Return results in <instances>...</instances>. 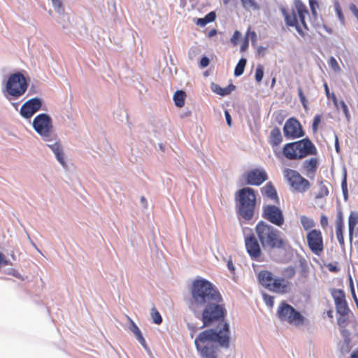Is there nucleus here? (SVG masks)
<instances>
[{"instance_id": "1", "label": "nucleus", "mask_w": 358, "mask_h": 358, "mask_svg": "<svg viewBox=\"0 0 358 358\" xmlns=\"http://www.w3.org/2000/svg\"><path fill=\"white\" fill-rule=\"evenodd\" d=\"M187 306L195 318L202 322L201 328L217 324L216 328L201 331L194 339V346L201 358H217L218 346L228 349L230 346L229 324L224 322L227 309L224 299L217 287L197 276L189 287Z\"/></svg>"}, {"instance_id": "2", "label": "nucleus", "mask_w": 358, "mask_h": 358, "mask_svg": "<svg viewBox=\"0 0 358 358\" xmlns=\"http://www.w3.org/2000/svg\"><path fill=\"white\" fill-rule=\"evenodd\" d=\"M255 232L265 250L278 249L287 251L291 248L288 241L280 237V231L264 221L256 224Z\"/></svg>"}, {"instance_id": "3", "label": "nucleus", "mask_w": 358, "mask_h": 358, "mask_svg": "<svg viewBox=\"0 0 358 358\" xmlns=\"http://www.w3.org/2000/svg\"><path fill=\"white\" fill-rule=\"evenodd\" d=\"M235 200L237 213L245 220H252L257 201L255 191L248 187L241 188L235 193Z\"/></svg>"}, {"instance_id": "4", "label": "nucleus", "mask_w": 358, "mask_h": 358, "mask_svg": "<svg viewBox=\"0 0 358 358\" xmlns=\"http://www.w3.org/2000/svg\"><path fill=\"white\" fill-rule=\"evenodd\" d=\"M29 87L26 77L21 71L11 73L8 77L2 92L5 98L11 101L23 96Z\"/></svg>"}, {"instance_id": "5", "label": "nucleus", "mask_w": 358, "mask_h": 358, "mask_svg": "<svg viewBox=\"0 0 358 358\" xmlns=\"http://www.w3.org/2000/svg\"><path fill=\"white\" fill-rule=\"evenodd\" d=\"M32 127L43 141L56 139L57 134L53 130L52 117L47 113H40L33 120Z\"/></svg>"}, {"instance_id": "6", "label": "nucleus", "mask_w": 358, "mask_h": 358, "mask_svg": "<svg viewBox=\"0 0 358 358\" xmlns=\"http://www.w3.org/2000/svg\"><path fill=\"white\" fill-rule=\"evenodd\" d=\"M276 315L281 322L294 326L303 325L305 317L292 306L282 301L278 306Z\"/></svg>"}, {"instance_id": "7", "label": "nucleus", "mask_w": 358, "mask_h": 358, "mask_svg": "<svg viewBox=\"0 0 358 358\" xmlns=\"http://www.w3.org/2000/svg\"><path fill=\"white\" fill-rule=\"evenodd\" d=\"M283 173L289 185L295 191L303 193L310 188V184L309 181L302 177L298 171L289 169H285Z\"/></svg>"}, {"instance_id": "8", "label": "nucleus", "mask_w": 358, "mask_h": 358, "mask_svg": "<svg viewBox=\"0 0 358 358\" xmlns=\"http://www.w3.org/2000/svg\"><path fill=\"white\" fill-rule=\"evenodd\" d=\"M262 217L277 227H281L285 222L282 210L275 205L264 206Z\"/></svg>"}, {"instance_id": "9", "label": "nucleus", "mask_w": 358, "mask_h": 358, "mask_svg": "<svg viewBox=\"0 0 358 358\" xmlns=\"http://www.w3.org/2000/svg\"><path fill=\"white\" fill-rule=\"evenodd\" d=\"M283 132L287 139H294L305 135L300 122L294 117L289 118L285 122Z\"/></svg>"}, {"instance_id": "10", "label": "nucleus", "mask_w": 358, "mask_h": 358, "mask_svg": "<svg viewBox=\"0 0 358 358\" xmlns=\"http://www.w3.org/2000/svg\"><path fill=\"white\" fill-rule=\"evenodd\" d=\"M42 105L43 101L41 98H31L23 103L20 114L23 118L29 119L41 108Z\"/></svg>"}, {"instance_id": "11", "label": "nucleus", "mask_w": 358, "mask_h": 358, "mask_svg": "<svg viewBox=\"0 0 358 358\" xmlns=\"http://www.w3.org/2000/svg\"><path fill=\"white\" fill-rule=\"evenodd\" d=\"M294 143L299 159L305 158L309 155H315L317 153L315 145L308 137Z\"/></svg>"}, {"instance_id": "12", "label": "nucleus", "mask_w": 358, "mask_h": 358, "mask_svg": "<svg viewBox=\"0 0 358 358\" xmlns=\"http://www.w3.org/2000/svg\"><path fill=\"white\" fill-rule=\"evenodd\" d=\"M248 229L250 231V233L245 236V245L247 252L251 259L256 260L261 255V248L255 234L252 232L251 229Z\"/></svg>"}, {"instance_id": "13", "label": "nucleus", "mask_w": 358, "mask_h": 358, "mask_svg": "<svg viewBox=\"0 0 358 358\" xmlns=\"http://www.w3.org/2000/svg\"><path fill=\"white\" fill-rule=\"evenodd\" d=\"M307 241L310 250L318 255L323 250V241L320 231L313 229L307 235Z\"/></svg>"}, {"instance_id": "14", "label": "nucleus", "mask_w": 358, "mask_h": 358, "mask_svg": "<svg viewBox=\"0 0 358 358\" xmlns=\"http://www.w3.org/2000/svg\"><path fill=\"white\" fill-rule=\"evenodd\" d=\"M280 10L284 17L285 24L287 27H294L298 34L301 37H304L305 33L299 24L297 15L295 11L292 10L291 12H289L284 6H281Z\"/></svg>"}, {"instance_id": "15", "label": "nucleus", "mask_w": 358, "mask_h": 358, "mask_svg": "<svg viewBox=\"0 0 358 358\" xmlns=\"http://www.w3.org/2000/svg\"><path fill=\"white\" fill-rule=\"evenodd\" d=\"M59 17L57 19V22L61 24L62 29L66 34H76L77 33L82 34L81 29L83 28L82 21L78 23V27L71 26L68 14L63 11V13H58Z\"/></svg>"}, {"instance_id": "16", "label": "nucleus", "mask_w": 358, "mask_h": 358, "mask_svg": "<svg viewBox=\"0 0 358 358\" xmlns=\"http://www.w3.org/2000/svg\"><path fill=\"white\" fill-rule=\"evenodd\" d=\"M46 145L51 150V151L54 153L55 157L57 162L66 169L67 167V164L65 161L64 154L63 151V148L59 138L57 135L56 139L52 140L51 141H45Z\"/></svg>"}, {"instance_id": "17", "label": "nucleus", "mask_w": 358, "mask_h": 358, "mask_svg": "<svg viewBox=\"0 0 358 358\" xmlns=\"http://www.w3.org/2000/svg\"><path fill=\"white\" fill-rule=\"evenodd\" d=\"M268 179V175L264 169H254L246 175V182L250 185L259 186Z\"/></svg>"}, {"instance_id": "18", "label": "nucleus", "mask_w": 358, "mask_h": 358, "mask_svg": "<svg viewBox=\"0 0 358 358\" xmlns=\"http://www.w3.org/2000/svg\"><path fill=\"white\" fill-rule=\"evenodd\" d=\"M288 285L289 282L285 278H277L274 279L268 290L275 293L285 294L287 292Z\"/></svg>"}, {"instance_id": "19", "label": "nucleus", "mask_w": 358, "mask_h": 358, "mask_svg": "<svg viewBox=\"0 0 358 358\" xmlns=\"http://www.w3.org/2000/svg\"><path fill=\"white\" fill-rule=\"evenodd\" d=\"M317 166L318 159L315 157L306 159L302 164V169L306 171V176L310 178H313L315 176Z\"/></svg>"}, {"instance_id": "20", "label": "nucleus", "mask_w": 358, "mask_h": 358, "mask_svg": "<svg viewBox=\"0 0 358 358\" xmlns=\"http://www.w3.org/2000/svg\"><path fill=\"white\" fill-rule=\"evenodd\" d=\"M259 282L267 289H270L271 283L274 280L273 275L271 271L263 270L257 275Z\"/></svg>"}, {"instance_id": "21", "label": "nucleus", "mask_w": 358, "mask_h": 358, "mask_svg": "<svg viewBox=\"0 0 358 358\" xmlns=\"http://www.w3.org/2000/svg\"><path fill=\"white\" fill-rule=\"evenodd\" d=\"M282 154L289 160L299 159L294 142L286 143L282 148Z\"/></svg>"}, {"instance_id": "22", "label": "nucleus", "mask_w": 358, "mask_h": 358, "mask_svg": "<svg viewBox=\"0 0 358 358\" xmlns=\"http://www.w3.org/2000/svg\"><path fill=\"white\" fill-rule=\"evenodd\" d=\"M261 192L263 195L267 196L270 199L274 200L276 202L279 201L276 189L271 182H267L263 187H262Z\"/></svg>"}, {"instance_id": "23", "label": "nucleus", "mask_w": 358, "mask_h": 358, "mask_svg": "<svg viewBox=\"0 0 358 358\" xmlns=\"http://www.w3.org/2000/svg\"><path fill=\"white\" fill-rule=\"evenodd\" d=\"M282 141V136L280 129L275 127L271 131L268 142L272 147H277Z\"/></svg>"}, {"instance_id": "24", "label": "nucleus", "mask_w": 358, "mask_h": 358, "mask_svg": "<svg viewBox=\"0 0 358 358\" xmlns=\"http://www.w3.org/2000/svg\"><path fill=\"white\" fill-rule=\"evenodd\" d=\"M236 88V86L233 84H229L226 87H221L219 85L215 83L211 84V90L213 92L222 96H225L231 94Z\"/></svg>"}, {"instance_id": "25", "label": "nucleus", "mask_w": 358, "mask_h": 358, "mask_svg": "<svg viewBox=\"0 0 358 358\" xmlns=\"http://www.w3.org/2000/svg\"><path fill=\"white\" fill-rule=\"evenodd\" d=\"M296 7L301 24L305 29L308 30V25L305 20L306 15L308 13L306 6L301 2H299V4L296 5Z\"/></svg>"}, {"instance_id": "26", "label": "nucleus", "mask_w": 358, "mask_h": 358, "mask_svg": "<svg viewBox=\"0 0 358 358\" xmlns=\"http://www.w3.org/2000/svg\"><path fill=\"white\" fill-rule=\"evenodd\" d=\"M358 222V213L352 211L348 217V230L350 241L352 239V234L356 224Z\"/></svg>"}, {"instance_id": "27", "label": "nucleus", "mask_w": 358, "mask_h": 358, "mask_svg": "<svg viewBox=\"0 0 358 358\" xmlns=\"http://www.w3.org/2000/svg\"><path fill=\"white\" fill-rule=\"evenodd\" d=\"M331 294L334 300L335 306L346 301L345 294L343 289H332Z\"/></svg>"}, {"instance_id": "28", "label": "nucleus", "mask_w": 358, "mask_h": 358, "mask_svg": "<svg viewBox=\"0 0 358 358\" xmlns=\"http://www.w3.org/2000/svg\"><path fill=\"white\" fill-rule=\"evenodd\" d=\"M185 97L186 93L183 90H177L173 97L175 105L178 108L182 107L185 104Z\"/></svg>"}, {"instance_id": "29", "label": "nucleus", "mask_w": 358, "mask_h": 358, "mask_svg": "<svg viewBox=\"0 0 358 358\" xmlns=\"http://www.w3.org/2000/svg\"><path fill=\"white\" fill-rule=\"evenodd\" d=\"M246 64L247 59L245 58L242 57L239 59L234 69V76L236 77L241 76L243 73Z\"/></svg>"}, {"instance_id": "30", "label": "nucleus", "mask_w": 358, "mask_h": 358, "mask_svg": "<svg viewBox=\"0 0 358 358\" xmlns=\"http://www.w3.org/2000/svg\"><path fill=\"white\" fill-rule=\"evenodd\" d=\"M243 8L247 10H258L260 9L259 6L255 0H241Z\"/></svg>"}, {"instance_id": "31", "label": "nucleus", "mask_w": 358, "mask_h": 358, "mask_svg": "<svg viewBox=\"0 0 358 358\" xmlns=\"http://www.w3.org/2000/svg\"><path fill=\"white\" fill-rule=\"evenodd\" d=\"M325 183H329L327 181L325 182L323 180H319L318 184L320 186V190L316 195L317 199L323 198L329 194V189Z\"/></svg>"}, {"instance_id": "32", "label": "nucleus", "mask_w": 358, "mask_h": 358, "mask_svg": "<svg viewBox=\"0 0 358 358\" xmlns=\"http://www.w3.org/2000/svg\"><path fill=\"white\" fill-rule=\"evenodd\" d=\"M336 312L341 315V316H346L349 311H350V309L348 308V303H347V301H344L343 303H338L337 305H336Z\"/></svg>"}, {"instance_id": "33", "label": "nucleus", "mask_w": 358, "mask_h": 358, "mask_svg": "<svg viewBox=\"0 0 358 358\" xmlns=\"http://www.w3.org/2000/svg\"><path fill=\"white\" fill-rule=\"evenodd\" d=\"M300 221L305 230H308L314 227V221L306 215H301Z\"/></svg>"}, {"instance_id": "34", "label": "nucleus", "mask_w": 358, "mask_h": 358, "mask_svg": "<svg viewBox=\"0 0 358 358\" xmlns=\"http://www.w3.org/2000/svg\"><path fill=\"white\" fill-rule=\"evenodd\" d=\"M334 8H335V12L338 17V20L340 21V22L341 23L342 25H344L345 23V17H344V15L343 14V12H342V9H341V7L340 6V3L338 1H336L334 2Z\"/></svg>"}, {"instance_id": "35", "label": "nucleus", "mask_w": 358, "mask_h": 358, "mask_svg": "<svg viewBox=\"0 0 358 358\" xmlns=\"http://www.w3.org/2000/svg\"><path fill=\"white\" fill-rule=\"evenodd\" d=\"M151 317L153 322L156 324H160L162 322V317L155 307H152L151 309Z\"/></svg>"}, {"instance_id": "36", "label": "nucleus", "mask_w": 358, "mask_h": 358, "mask_svg": "<svg viewBox=\"0 0 358 358\" xmlns=\"http://www.w3.org/2000/svg\"><path fill=\"white\" fill-rule=\"evenodd\" d=\"M341 189H342V192H343V199L345 201H347L348 199V190L346 173H344V176L341 181Z\"/></svg>"}, {"instance_id": "37", "label": "nucleus", "mask_w": 358, "mask_h": 358, "mask_svg": "<svg viewBox=\"0 0 358 358\" xmlns=\"http://www.w3.org/2000/svg\"><path fill=\"white\" fill-rule=\"evenodd\" d=\"M282 273L285 278L291 279L294 276L296 270L293 266H288L283 269Z\"/></svg>"}, {"instance_id": "38", "label": "nucleus", "mask_w": 358, "mask_h": 358, "mask_svg": "<svg viewBox=\"0 0 358 358\" xmlns=\"http://www.w3.org/2000/svg\"><path fill=\"white\" fill-rule=\"evenodd\" d=\"M264 76V68L261 64H258L256 70L255 78L257 83H260L262 80Z\"/></svg>"}, {"instance_id": "39", "label": "nucleus", "mask_w": 358, "mask_h": 358, "mask_svg": "<svg viewBox=\"0 0 358 358\" xmlns=\"http://www.w3.org/2000/svg\"><path fill=\"white\" fill-rule=\"evenodd\" d=\"M137 340L138 341V342L140 343V344L144 348V349L149 353L150 356L151 358H154L150 350H149V348H148L147 346V344H146V342H145V338H143L141 332H140L139 334H138L136 336Z\"/></svg>"}, {"instance_id": "40", "label": "nucleus", "mask_w": 358, "mask_h": 358, "mask_svg": "<svg viewBox=\"0 0 358 358\" xmlns=\"http://www.w3.org/2000/svg\"><path fill=\"white\" fill-rule=\"evenodd\" d=\"M137 340L138 341V342L140 343V344L144 348V349L149 353L150 356L151 358H154L150 350H149V348H148L147 346V344H146V342H145V338H143L141 332H140L139 334H138L136 336Z\"/></svg>"}, {"instance_id": "41", "label": "nucleus", "mask_w": 358, "mask_h": 358, "mask_svg": "<svg viewBox=\"0 0 358 358\" xmlns=\"http://www.w3.org/2000/svg\"><path fill=\"white\" fill-rule=\"evenodd\" d=\"M52 6L57 13H63L64 10L62 0H51Z\"/></svg>"}, {"instance_id": "42", "label": "nucleus", "mask_w": 358, "mask_h": 358, "mask_svg": "<svg viewBox=\"0 0 358 358\" xmlns=\"http://www.w3.org/2000/svg\"><path fill=\"white\" fill-rule=\"evenodd\" d=\"M262 297H263V300H264V303H266V305L268 307L272 308L273 306V304H274L273 296H272L266 293H262Z\"/></svg>"}, {"instance_id": "43", "label": "nucleus", "mask_w": 358, "mask_h": 358, "mask_svg": "<svg viewBox=\"0 0 358 358\" xmlns=\"http://www.w3.org/2000/svg\"><path fill=\"white\" fill-rule=\"evenodd\" d=\"M339 104L342 108V110L345 115L347 121L349 122L350 120L351 115L348 110V106L346 105L343 100L340 101Z\"/></svg>"}, {"instance_id": "44", "label": "nucleus", "mask_w": 358, "mask_h": 358, "mask_svg": "<svg viewBox=\"0 0 358 358\" xmlns=\"http://www.w3.org/2000/svg\"><path fill=\"white\" fill-rule=\"evenodd\" d=\"M321 120H322V115L320 114H317L314 117L313 121V124H312V130L314 133H315L317 131L318 126H319L320 123L321 122Z\"/></svg>"}, {"instance_id": "45", "label": "nucleus", "mask_w": 358, "mask_h": 358, "mask_svg": "<svg viewBox=\"0 0 358 358\" xmlns=\"http://www.w3.org/2000/svg\"><path fill=\"white\" fill-rule=\"evenodd\" d=\"M344 222L343 218V214L341 211H338L337 213L336 220V229H343Z\"/></svg>"}, {"instance_id": "46", "label": "nucleus", "mask_w": 358, "mask_h": 358, "mask_svg": "<svg viewBox=\"0 0 358 358\" xmlns=\"http://www.w3.org/2000/svg\"><path fill=\"white\" fill-rule=\"evenodd\" d=\"M129 320L130 321V326L129 327V329L136 336L138 334H139L141 331L140 329L138 327V326L135 324V322L129 317Z\"/></svg>"}, {"instance_id": "47", "label": "nucleus", "mask_w": 358, "mask_h": 358, "mask_svg": "<svg viewBox=\"0 0 358 358\" xmlns=\"http://www.w3.org/2000/svg\"><path fill=\"white\" fill-rule=\"evenodd\" d=\"M343 229H336V234L338 241L341 247L344 246Z\"/></svg>"}, {"instance_id": "48", "label": "nucleus", "mask_w": 358, "mask_h": 358, "mask_svg": "<svg viewBox=\"0 0 358 358\" xmlns=\"http://www.w3.org/2000/svg\"><path fill=\"white\" fill-rule=\"evenodd\" d=\"M329 64L335 72H338L341 70L336 59L334 57H330Z\"/></svg>"}, {"instance_id": "49", "label": "nucleus", "mask_w": 358, "mask_h": 358, "mask_svg": "<svg viewBox=\"0 0 358 358\" xmlns=\"http://www.w3.org/2000/svg\"><path fill=\"white\" fill-rule=\"evenodd\" d=\"M216 18V14L214 11H211L206 14L203 17L204 20L207 22V24L215 21Z\"/></svg>"}, {"instance_id": "50", "label": "nucleus", "mask_w": 358, "mask_h": 358, "mask_svg": "<svg viewBox=\"0 0 358 358\" xmlns=\"http://www.w3.org/2000/svg\"><path fill=\"white\" fill-rule=\"evenodd\" d=\"M241 37V34L238 31H235L232 37L231 38V42L234 45H236L238 43V40Z\"/></svg>"}, {"instance_id": "51", "label": "nucleus", "mask_w": 358, "mask_h": 358, "mask_svg": "<svg viewBox=\"0 0 358 358\" xmlns=\"http://www.w3.org/2000/svg\"><path fill=\"white\" fill-rule=\"evenodd\" d=\"M210 64V59L208 57L203 56L201 57L200 60V67L201 68H206Z\"/></svg>"}, {"instance_id": "52", "label": "nucleus", "mask_w": 358, "mask_h": 358, "mask_svg": "<svg viewBox=\"0 0 358 358\" xmlns=\"http://www.w3.org/2000/svg\"><path fill=\"white\" fill-rule=\"evenodd\" d=\"M114 117L117 118L120 120L122 121L124 117H127V114L123 109H120V114H117L116 113H114Z\"/></svg>"}, {"instance_id": "53", "label": "nucleus", "mask_w": 358, "mask_h": 358, "mask_svg": "<svg viewBox=\"0 0 358 358\" xmlns=\"http://www.w3.org/2000/svg\"><path fill=\"white\" fill-rule=\"evenodd\" d=\"M224 116H225V120H226L227 125L229 127H231L232 118H231V116L229 112L227 110H224Z\"/></svg>"}, {"instance_id": "54", "label": "nucleus", "mask_w": 358, "mask_h": 358, "mask_svg": "<svg viewBox=\"0 0 358 358\" xmlns=\"http://www.w3.org/2000/svg\"><path fill=\"white\" fill-rule=\"evenodd\" d=\"M350 10L352 13V14L355 16L357 20H358V8L355 4L351 3L349 6Z\"/></svg>"}, {"instance_id": "55", "label": "nucleus", "mask_w": 358, "mask_h": 358, "mask_svg": "<svg viewBox=\"0 0 358 358\" xmlns=\"http://www.w3.org/2000/svg\"><path fill=\"white\" fill-rule=\"evenodd\" d=\"M7 273L9 275H12L17 278H21V275L12 268H9L8 269Z\"/></svg>"}, {"instance_id": "56", "label": "nucleus", "mask_w": 358, "mask_h": 358, "mask_svg": "<svg viewBox=\"0 0 358 358\" xmlns=\"http://www.w3.org/2000/svg\"><path fill=\"white\" fill-rule=\"evenodd\" d=\"M320 224L322 227H326L328 224V218L326 215H322L320 219Z\"/></svg>"}, {"instance_id": "57", "label": "nucleus", "mask_w": 358, "mask_h": 358, "mask_svg": "<svg viewBox=\"0 0 358 358\" xmlns=\"http://www.w3.org/2000/svg\"><path fill=\"white\" fill-rule=\"evenodd\" d=\"M310 9L316 10L318 8L319 4L317 0H309Z\"/></svg>"}, {"instance_id": "58", "label": "nucleus", "mask_w": 358, "mask_h": 358, "mask_svg": "<svg viewBox=\"0 0 358 358\" xmlns=\"http://www.w3.org/2000/svg\"><path fill=\"white\" fill-rule=\"evenodd\" d=\"M327 268L328 269L331 271V272H338L339 271V268L336 266V265H334L332 264H329L328 266H327Z\"/></svg>"}, {"instance_id": "59", "label": "nucleus", "mask_w": 358, "mask_h": 358, "mask_svg": "<svg viewBox=\"0 0 358 358\" xmlns=\"http://www.w3.org/2000/svg\"><path fill=\"white\" fill-rule=\"evenodd\" d=\"M196 24L200 27H204L207 24V22L204 20L203 17H201L196 20Z\"/></svg>"}, {"instance_id": "60", "label": "nucleus", "mask_w": 358, "mask_h": 358, "mask_svg": "<svg viewBox=\"0 0 358 358\" xmlns=\"http://www.w3.org/2000/svg\"><path fill=\"white\" fill-rule=\"evenodd\" d=\"M227 268L231 272H234L235 271V266H234V264L231 259L227 261Z\"/></svg>"}, {"instance_id": "61", "label": "nucleus", "mask_w": 358, "mask_h": 358, "mask_svg": "<svg viewBox=\"0 0 358 358\" xmlns=\"http://www.w3.org/2000/svg\"><path fill=\"white\" fill-rule=\"evenodd\" d=\"M335 150L337 153H339L340 152V146L338 143V138L336 134H335Z\"/></svg>"}, {"instance_id": "62", "label": "nucleus", "mask_w": 358, "mask_h": 358, "mask_svg": "<svg viewBox=\"0 0 358 358\" xmlns=\"http://www.w3.org/2000/svg\"><path fill=\"white\" fill-rule=\"evenodd\" d=\"M331 97L332 101H333L335 107L338 108V100H337L336 95L334 93H332L331 94Z\"/></svg>"}, {"instance_id": "63", "label": "nucleus", "mask_w": 358, "mask_h": 358, "mask_svg": "<svg viewBox=\"0 0 358 358\" xmlns=\"http://www.w3.org/2000/svg\"><path fill=\"white\" fill-rule=\"evenodd\" d=\"M303 107L304 108L305 110H308V101L307 99L305 98H303L302 99L300 100Z\"/></svg>"}, {"instance_id": "64", "label": "nucleus", "mask_w": 358, "mask_h": 358, "mask_svg": "<svg viewBox=\"0 0 358 358\" xmlns=\"http://www.w3.org/2000/svg\"><path fill=\"white\" fill-rule=\"evenodd\" d=\"M348 323L347 322V320L345 318H339L338 320V324L340 325V326H345Z\"/></svg>"}]
</instances>
